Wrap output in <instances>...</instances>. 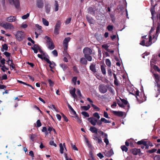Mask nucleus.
Listing matches in <instances>:
<instances>
[{
  "label": "nucleus",
  "mask_w": 160,
  "mask_h": 160,
  "mask_svg": "<svg viewBox=\"0 0 160 160\" xmlns=\"http://www.w3.org/2000/svg\"><path fill=\"white\" fill-rule=\"evenodd\" d=\"M121 148L123 151H124L125 152H127L128 151V148L125 145H122L121 147Z\"/></svg>",
  "instance_id": "nucleus-36"
},
{
  "label": "nucleus",
  "mask_w": 160,
  "mask_h": 160,
  "mask_svg": "<svg viewBox=\"0 0 160 160\" xmlns=\"http://www.w3.org/2000/svg\"><path fill=\"white\" fill-rule=\"evenodd\" d=\"M106 66H103V65L101 66V69L102 73L103 75H105L106 74V71L105 67Z\"/></svg>",
  "instance_id": "nucleus-25"
},
{
  "label": "nucleus",
  "mask_w": 160,
  "mask_h": 160,
  "mask_svg": "<svg viewBox=\"0 0 160 160\" xmlns=\"http://www.w3.org/2000/svg\"><path fill=\"white\" fill-rule=\"evenodd\" d=\"M86 19L88 22L90 24H93L94 21L92 18L88 16L86 17Z\"/></svg>",
  "instance_id": "nucleus-24"
},
{
  "label": "nucleus",
  "mask_w": 160,
  "mask_h": 160,
  "mask_svg": "<svg viewBox=\"0 0 160 160\" xmlns=\"http://www.w3.org/2000/svg\"><path fill=\"white\" fill-rule=\"evenodd\" d=\"M77 79V78L76 77H74L72 78V81L75 84H76Z\"/></svg>",
  "instance_id": "nucleus-60"
},
{
  "label": "nucleus",
  "mask_w": 160,
  "mask_h": 160,
  "mask_svg": "<svg viewBox=\"0 0 160 160\" xmlns=\"http://www.w3.org/2000/svg\"><path fill=\"white\" fill-rule=\"evenodd\" d=\"M120 99L121 100V101H122V104H123V105L124 104L125 105L128 104V108H129V105L128 104V101L127 100H126L125 99H122L120 98Z\"/></svg>",
  "instance_id": "nucleus-23"
},
{
  "label": "nucleus",
  "mask_w": 160,
  "mask_h": 160,
  "mask_svg": "<svg viewBox=\"0 0 160 160\" xmlns=\"http://www.w3.org/2000/svg\"><path fill=\"white\" fill-rule=\"evenodd\" d=\"M90 69L93 72H96V70L95 68V66L93 64H91L90 66Z\"/></svg>",
  "instance_id": "nucleus-30"
},
{
  "label": "nucleus",
  "mask_w": 160,
  "mask_h": 160,
  "mask_svg": "<svg viewBox=\"0 0 160 160\" xmlns=\"http://www.w3.org/2000/svg\"><path fill=\"white\" fill-rule=\"evenodd\" d=\"M61 114L64 120L66 122H68V119L67 118L63 113H62Z\"/></svg>",
  "instance_id": "nucleus-58"
},
{
  "label": "nucleus",
  "mask_w": 160,
  "mask_h": 160,
  "mask_svg": "<svg viewBox=\"0 0 160 160\" xmlns=\"http://www.w3.org/2000/svg\"><path fill=\"white\" fill-rule=\"evenodd\" d=\"M45 10L47 13H49L50 11V5L48 4H45Z\"/></svg>",
  "instance_id": "nucleus-21"
},
{
  "label": "nucleus",
  "mask_w": 160,
  "mask_h": 160,
  "mask_svg": "<svg viewBox=\"0 0 160 160\" xmlns=\"http://www.w3.org/2000/svg\"><path fill=\"white\" fill-rule=\"evenodd\" d=\"M129 93L135 96L138 101L140 103L145 101L146 100L147 97L145 96L143 92H141L139 95V92L137 90L136 91L134 90L129 91Z\"/></svg>",
  "instance_id": "nucleus-1"
},
{
  "label": "nucleus",
  "mask_w": 160,
  "mask_h": 160,
  "mask_svg": "<svg viewBox=\"0 0 160 160\" xmlns=\"http://www.w3.org/2000/svg\"><path fill=\"white\" fill-rule=\"evenodd\" d=\"M60 66L64 71L66 70L68 68L67 66L65 64L61 63L60 64Z\"/></svg>",
  "instance_id": "nucleus-32"
},
{
  "label": "nucleus",
  "mask_w": 160,
  "mask_h": 160,
  "mask_svg": "<svg viewBox=\"0 0 160 160\" xmlns=\"http://www.w3.org/2000/svg\"><path fill=\"white\" fill-rule=\"evenodd\" d=\"M30 138L31 139V140L32 141H34V138H35V136L34 134H31L30 135Z\"/></svg>",
  "instance_id": "nucleus-62"
},
{
  "label": "nucleus",
  "mask_w": 160,
  "mask_h": 160,
  "mask_svg": "<svg viewBox=\"0 0 160 160\" xmlns=\"http://www.w3.org/2000/svg\"><path fill=\"white\" fill-rule=\"evenodd\" d=\"M91 104L93 108L94 109L96 110V111H99V110L100 109H99V108H98V107H97V106L94 105V104H93L92 103H91Z\"/></svg>",
  "instance_id": "nucleus-47"
},
{
  "label": "nucleus",
  "mask_w": 160,
  "mask_h": 160,
  "mask_svg": "<svg viewBox=\"0 0 160 160\" xmlns=\"http://www.w3.org/2000/svg\"><path fill=\"white\" fill-rule=\"evenodd\" d=\"M53 55L55 57H57L58 56V52L57 50H54L52 52Z\"/></svg>",
  "instance_id": "nucleus-48"
},
{
  "label": "nucleus",
  "mask_w": 160,
  "mask_h": 160,
  "mask_svg": "<svg viewBox=\"0 0 160 160\" xmlns=\"http://www.w3.org/2000/svg\"><path fill=\"white\" fill-rule=\"evenodd\" d=\"M59 147L60 148V151L61 154L63 153L64 148L62 146V143H60L59 144Z\"/></svg>",
  "instance_id": "nucleus-39"
},
{
  "label": "nucleus",
  "mask_w": 160,
  "mask_h": 160,
  "mask_svg": "<svg viewBox=\"0 0 160 160\" xmlns=\"http://www.w3.org/2000/svg\"><path fill=\"white\" fill-rule=\"evenodd\" d=\"M56 65V64L54 62H51V64H49V67L51 69V70L53 72V71L52 70V69H53L54 68V66H55Z\"/></svg>",
  "instance_id": "nucleus-33"
},
{
  "label": "nucleus",
  "mask_w": 160,
  "mask_h": 160,
  "mask_svg": "<svg viewBox=\"0 0 160 160\" xmlns=\"http://www.w3.org/2000/svg\"><path fill=\"white\" fill-rule=\"evenodd\" d=\"M49 144L52 146H54L55 147H57V145L56 143H55L54 142V141L53 140H51L49 142Z\"/></svg>",
  "instance_id": "nucleus-51"
},
{
  "label": "nucleus",
  "mask_w": 160,
  "mask_h": 160,
  "mask_svg": "<svg viewBox=\"0 0 160 160\" xmlns=\"http://www.w3.org/2000/svg\"><path fill=\"white\" fill-rule=\"evenodd\" d=\"M103 116L104 117L107 118H110L108 117V114L106 112L104 111L103 112Z\"/></svg>",
  "instance_id": "nucleus-56"
},
{
  "label": "nucleus",
  "mask_w": 160,
  "mask_h": 160,
  "mask_svg": "<svg viewBox=\"0 0 160 160\" xmlns=\"http://www.w3.org/2000/svg\"><path fill=\"white\" fill-rule=\"evenodd\" d=\"M117 103L118 106L121 108H124L125 107L124 105L123 104L121 103V102L118 99H116Z\"/></svg>",
  "instance_id": "nucleus-34"
},
{
  "label": "nucleus",
  "mask_w": 160,
  "mask_h": 160,
  "mask_svg": "<svg viewBox=\"0 0 160 160\" xmlns=\"http://www.w3.org/2000/svg\"><path fill=\"white\" fill-rule=\"evenodd\" d=\"M77 94L79 98H81L82 97V94L80 90L78 89L77 91Z\"/></svg>",
  "instance_id": "nucleus-59"
},
{
  "label": "nucleus",
  "mask_w": 160,
  "mask_h": 160,
  "mask_svg": "<svg viewBox=\"0 0 160 160\" xmlns=\"http://www.w3.org/2000/svg\"><path fill=\"white\" fill-rule=\"evenodd\" d=\"M69 41H64L63 42V45L64 51H66L68 48V43Z\"/></svg>",
  "instance_id": "nucleus-20"
},
{
  "label": "nucleus",
  "mask_w": 160,
  "mask_h": 160,
  "mask_svg": "<svg viewBox=\"0 0 160 160\" xmlns=\"http://www.w3.org/2000/svg\"><path fill=\"white\" fill-rule=\"evenodd\" d=\"M77 121L79 123H81L82 122V120L78 117V115H76V116L75 117Z\"/></svg>",
  "instance_id": "nucleus-41"
},
{
  "label": "nucleus",
  "mask_w": 160,
  "mask_h": 160,
  "mask_svg": "<svg viewBox=\"0 0 160 160\" xmlns=\"http://www.w3.org/2000/svg\"><path fill=\"white\" fill-rule=\"evenodd\" d=\"M152 41H142L140 44L143 46L148 47L152 44Z\"/></svg>",
  "instance_id": "nucleus-12"
},
{
  "label": "nucleus",
  "mask_w": 160,
  "mask_h": 160,
  "mask_svg": "<svg viewBox=\"0 0 160 160\" xmlns=\"http://www.w3.org/2000/svg\"><path fill=\"white\" fill-rule=\"evenodd\" d=\"M96 9L95 8L89 7L88 8V13L90 14L94 15L97 19L99 20L100 18L99 15L100 14L99 12L97 13V12H96Z\"/></svg>",
  "instance_id": "nucleus-4"
},
{
  "label": "nucleus",
  "mask_w": 160,
  "mask_h": 160,
  "mask_svg": "<svg viewBox=\"0 0 160 160\" xmlns=\"http://www.w3.org/2000/svg\"><path fill=\"white\" fill-rule=\"evenodd\" d=\"M146 142H147L145 141L144 140H142L136 142L137 144L138 145L142 144L144 145Z\"/></svg>",
  "instance_id": "nucleus-31"
},
{
  "label": "nucleus",
  "mask_w": 160,
  "mask_h": 160,
  "mask_svg": "<svg viewBox=\"0 0 160 160\" xmlns=\"http://www.w3.org/2000/svg\"><path fill=\"white\" fill-rule=\"evenodd\" d=\"M29 16V14L27 13L25 15L22 16V18L23 19H26Z\"/></svg>",
  "instance_id": "nucleus-52"
},
{
  "label": "nucleus",
  "mask_w": 160,
  "mask_h": 160,
  "mask_svg": "<svg viewBox=\"0 0 160 160\" xmlns=\"http://www.w3.org/2000/svg\"><path fill=\"white\" fill-rule=\"evenodd\" d=\"M48 82L49 83V86L51 87H52L54 85V82L52 81L51 79H48Z\"/></svg>",
  "instance_id": "nucleus-42"
},
{
  "label": "nucleus",
  "mask_w": 160,
  "mask_h": 160,
  "mask_svg": "<svg viewBox=\"0 0 160 160\" xmlns=\"http://www.w3.org/2000/svg\"><path fill=\"white\" fill-rule=\"evenodd\" d=\"M3 54L5 55V56L7 58H9L10 57L11 53L9 52H5Z\"/></svg>",
  "instance_id": "nucleus-55"
},
{
  "label": "nucleus",
  "mask_w": 160,
  "mask_h": 160,
  "mask_svg": "<svg viewBox=\"0 0 160 160\" xmlns=\"http://www.w3.org/2000/svg\"><path fill=\"white\" fill-rule=\"evenodd\" d=\"M156 151L157 149L155 148H153L151 150H148L147 152L149 153H152L155 152Z\"/></svg>",
  "instance_id": "nucleus-46"
},
{
  "label": "nucleus",
  "mask_w": 160,
  "mask_h": 160,
  "mask_svg": "<svg viewBox=\"0 0 160 160\" xmlns=\"http://www.w3.org/2000/svg\"><path fill=\"white\" fill-rule=\"evenodd\" d=\"M109 46L107 44H104L102 46V48L105 49L106 51L108 49Z\"/></svg>",
  "instance_id": "nucleus-45"
},
{
  "label": "nucleus",
  "mask_w": 160,
  "mask_h": 160,
  "mask_svg": "<svg viewBox=\"0 0 160 160\" xmlns=\"http://www.w3.org/2000/svg\"><path fill=\"white\" fill-rule=\"evenodd\" d=\"M0 26L5 29H11L13 28V25L8 22H6L5 23H0Z\"/></svg>",
  "instance_id": "nucleus-6"
},
{
  "label": "nucleus",
  "mask_w": 160,
  "mask_h": 160,
  "mask_svg": "<svg viewBox=\"0 0 160 160\" xmlns=\"http://www.w3.org/2000/svg\"><path fill=\"white\" fill-rule=\"evenodd\" d=\"M154 29L153 28H152L150 30L149 32V34L148 35L144 36L142 37V39H148V40H152V32L154 31Z\"/></svg>",
  "instance_id": "nucleus-7"
},
{
  "label": "nucleus",
  "mask_w": 160,
  "mask_h": 160,
  "mask_svg": "<svg viewBox=\"0 0 160 160\" xmlns=\"http://www.w3.org/2000/svg\"><path fill=\"white\" fill-rule=\"evenodd\" d=\"M89 154L90 157L91 158L92 160H94V158L93 157V153L92 151L89 152Z\"/></svg>",
  "instance_id": "nucleus-57"
},
{
  "label": "nucleus",
  "mask_w": 160,
  "mask_h": 160,
  "mask_svg": "<svg viewBox=\"0 0 160 160\" xmlns=\"http://www.w3.org/2000/svg\"><path fill=\"white\" fill-rule=\"evenodd\" d=\"M98 29L99 30V28H98ZM98 32H97L95 33V37L96 39H97V40H98V39H99V38H100V33L99 32V30L98 31Z\"/></svg>",
  "instance_id": "nucleus-40"
},
{
  "label": "nucleus",
  "mask_w": 160,
  "mask_h": 160,
  "mask_svg": "<svg viewBox=\"0 0 160 160\" xmlns=\"http://www.w3.org/2000/svg\"><path fill=\"white\" fill-rule=\"evenodd\" d=\"M100 118L98 113L96 112L93 115V117H91L88 118V121L93 126H95L96 124L98 125H100V122L98 119Z\"/></svg>",
  "instance_id": "nucleus-2"
},
{
  "label": "nucleus",
  "mask_w": 160,
  "mask_h": 160,
  "mask_svg": "<svg viewBox=\"0 0 160 160\" xmlns=\"http://www.w3.org/2000/svg\"><path fill=\"white\" fill-rule=\"evenodd\" d=\"M101 136H102V138H104L103 139L106 145H108L109 142L108 139L107 134L101 131Z\"/></svg>",
  "instance_id": "nucleus-9"
},
{
  "label": "nucleus",
  "mask_w": 160,
  "mask_h": 160,
  "mask_svg": "<svg viewBox=\"0 0 160 160\" xmlns=\"http://www.w3.org/2000/svg\"><path fill=\"white\" fill-rule=\"evenodd\" d=\"M16 19V17L15 16H11L8 17L6 20L8 22H14Z\"/></svg>",
  "instance_id": "nucleus-16"
},
{
  "label": "nucleus",
  "mask_w": 160,
  "mask_h": 160,
  "mask_svg": "<svg viewBox=\"0 0 160 160\" xmlns=\"http://www.w3.org/2000/svg\"><path fill=\"white\" fill-rule=\"evenodd\" d=\"M113 76L114 78V84L116 86H118L119 84L118 83V80L117 78L116 75L114 73H113Z\"/></svg>",
  "instance_id": "nucleus-22"
},
{
  "label": "nucleus",
  "mask_w": 160,
  "mask_h": 160,
  "mask_svg": "<svg viewBox=\"0 0 160 160\" xmlns=\"http://www.w3.org/2000/svg\"><path fill=\"white\" fill-rule=\"evenodd\" d=\"M8 50V46L6 44H4L2 45V48L1 49L2 52H4V50L7 51Z\"/></svg>",
  "instance_id": "nucleus-29"
},
{
  "label": "nucleus",
  "mask_w": 160,
  "mask_h": 160,
  "mask_svg": "<svg viewBox=\"0 0 160 160\" xmlns=\"http://www.w3.org/2000/svg\"><path fill=\"white\" fill-rule=\"evenodd\" d=\"M108 75L110 77H111L112 76V70L111 69L108 68Z\"/></svg>",
  "instance_id": "nucleus-61"
},
{
  "label": "nucleus",
  "mask_w": 160,
  "mask_h": 160,
  "mask_svg": "<svg viewBox=\"0 0 160 160\" xmlns=\"http://www.w3.org/2000/svg\"><path fill=\"white\" fill-rule=\"evenodd\" d=\"M46 43L48 48L50 50H52L55 48V45L52 41H47Z\"/></svg>",
  "instance_id": "nucleus-10"
},
{
  "label": "nucleus",
  "mask_w": 160,
  "mask_h": 160,
  "mask_svg": "<svg viewBox=\"0 0 160 160\" xmlns=\"http://www.w3.org/2000/svg\"><path fill=\"white\" fill-rule=\"evenodd\" d=\"M3 66L2 67V68H1V70L4 72H5L6 70H8L9 68H7L6 67L5 65L4 64V65H3Z\"/></svg>",
  "instance_id": "nucleus-53"
},
{
  "label": "nucleus",
  "mask_w": 160,
  "mask_h": 160,
  "mask_svg": "<svg viewBox=\"0 0 160 160\" xmlns=\"http://www.w3.org/2000/svg\"><path fill=\"white\" fill-rule=\"evenodd\" d=\"M10 3L11 5H14L15 6V0H8Z\"/></svg>",
  "instance_id": "nucleus-63"
},
{
  "label": "nucleus",
  "mask_w": 160,
  "mask_h": 160,
  "mask_svg": "<svg viewBox=\"0 0 160 160\" xmlns=\"http://www.w3.org/2000/svg\"><path fill=\"white\" fill-rule=\"evenodd\" d=\"M8 79L7 75L6 74L3 75L2 77V80H6Z\"/></svg>",
  "instance_id": "nucleus-64"
},
{
  "label": "nucleus",
  "mask_w": 160,
  "mask_h": 160,
  "mask_svg": "<svg viewBox=\"0 0 160 160\" xmlns=\"http://www.w3.org/2000/svg\"><path fill=\"white\" fill-rule=\"evenodd\" d=\"M83 52L84 56L90 55L92 54V51L89 48H85L83 50Z\"/></svg>",
  "instance_id": "nucleus-11"
},
{
  "label": "nucleus",
  "mask_w": 160,
  "mask_h": 160,
  "mask_svg": "<svg viewBox=\"0 0 160 160\" xmlns=\"http://www.w3.org/2000/svg\"><path fill=\"white\" fill-rule=\"evenodd\" d=\"M42 21L43 24L46 26H48L49 25V22L45 19L43 18H42Z\"/></svg>",
  "instance_id": "nucleus-37"
},
{
  "label": "nucleus",
  "mask_w": 160,
  "mask_h": 160,
  "mask_svg": "<svg viewBox=\"0 0 160 160\" xmlns=\"http://www.w3.org/2000/svg\"><path fill=\"white\" fill-rule=\"evenodd\" d=\"M131 152L133 155H136L140 152L141 150L140 149L134 148L132 149L131 150Z\"/></svg>",
  "instance_id": "nucleus-15"
},
{
  "label": "nucleus",
  "mask_w": 160,
  "mask_h": 160,
  "mask_svg": "<svg viewBox=\"0 0 160 160\" xmlns=\"http://www.w3.org/2000/svg\"><path fill=\"white\" fill-rule=\"evenodd\" d=\"M20 6L19 0H15V7L17 8H18Z\"/></svg>",
  "instance_id": "nucleus-38"
},
{
  "label": "nucleus",
  "mask_w": 160,
  "mask_h": 160,
  "mask_svg": "<svg viewBox=\"0 0 160 160\" xmlns=\"http://www.w3.org/2000/svg\"><path fill=\"white\" fill-rule=\"evenodd\" d=\"M102 122H103L105 123H110L111 122L109 120H107L106 119L104 118H102L101 119V124Z\"/></svg>",
  "instance_id": "nucleus-27"
},
{
  "label": "nucleus",
  "mask_w": 160,
  "mask_h": 160,
  "mask_svg": "<svg viewBox=\"0 0 160 160\" xmlns=\"http://www.w3.org/2000/svg\"><path fill=\"white\" fill-rule=\"evenodd\" d=\"M109 87V85H101V92L105 93L107 91L108 88Z\"/></svg>",
  "instance_id": "nucleus-13"
},
{
  "label": "nucleus",
  "mask_w": 160,
  "mask_h": 160,
  "mask_svg": "<svg viewBox=\"0 0 160 160\" xmlns=\"http://www.w3.org/2000/svg\"><path fill=\"white\" fill-rule=\"evenodd\" d=\"M36 5L39 8H42L43 6V1L42 0H37Z\"/></svg>",
  "instance_id": "nucleus-14"
},
{
  "label": "nucleus",
  "mask_w": 160,
  "mask_h": 160,
  "mask_svg": "<svg viewBox=\"0 0 160 160\" xmlns=\"http://www.w3.org/2000/svg\"><path fill=\"white\" fill-rule=\"evenodd\" d=\"M61 25V22L60 20H58L56 23L54 29V33L56 35H58L59 33Z\"/></svg>",
  "instance_id": "nucleus-5"
},
{
  "label": "nucleus",
  "mask_w": 160,
  "mask_h": 160,
  "mask_svg": "<svg viewBox=\"0 0 160 160\" xmlns=\"http://www.w3.org/2000/svg\"><path fill=\"white\" fill-rule=\"evenodd\" d=\"M36 123L37 127H39L42 125V123L40 120H38L37 121Z\"/></svg>",
  "instance_id": "nucleus-50"
},
{
  "label": "nucleus",
  "mask_w": 160,
  "mask_h": 160,
  "mask_svg": "<svg viewBox=\"0 0 160 160\" xmlns=\"http://www.w3.org/2000/svg\"><path fill=\"white\" fill-rule=\"evenodd\" d=\"M89 130L94 134L93 135V138L97 143L100 142V131H98V129L95 127H91Z\"/></svg>",
  "instance_id": "nucleus-3"
},
{
  "label": "nucleus",
  "mask_w": 160,
  "mask_h": 160,
  "mask_svg": "<svg viewBox=\"0 0 160 160\" xmlns=\"http://www.w3.org/2000/svg\"><path fill=\"white\" fill-rule=\"evenodd\" d=\"M153 75L155 79L157 81H159L160 78L158 76V75L157 74H154Z\"/></svg>",
  "instance_id": "nucleus-54"
},
{
  "label": "nucleus",
  "mask_w": 160,
  "mask_h": 160,
  "mask_svg": "<svg viewBox=\"0 0 160 160\" xmlns=\"http://www.w3.org/2000/svg\"><path fill=\"white\" fill-rule=\"evenodd\" d=\"M155 5L153 6V7H151L150 9V11L152 14V18L153 19V17L155 11Z\"/></svg>",
  "instance_id": "nucleus-28"
},
{
  "label": "nucleus",
  "mask_w": 160,
  "mask_h": 160,
  "mask_svg": "<svg viewBox=\"0 0 160 160\" xmlns=\"http://www.w3.org/2000/svg\"><path fill=\"white\" fill-rule=\"evenodd\" d=\"M160 26H158L157 28L156 33H155L154 34H152L153 39H157V38L158 37L157 33H158L160 30Z\"/></svg>",
  "instance_id": "nucleus-18"
},
{
  "label": "nucleus",
  "mask_w": 160,
  "mask_h": 160,
  "mask_svg": "<svg viewBox=\"0 0 160 160\" xmlns=\"http://www.w3.org/2000/svg\"><path fill=\"white\" fill-rule=\"evenodd\" d=\"M81 114L82 115L84 116V117H88L89 116V115L88 113L86 112H85V111L82 112H81Z\"/></svg>",
  "instance_id": "nucleus-44"
},
{
  "label": "nucleus",
  "mask_w": 160,
  "mask_h": 160,
  "mask_svg": "<svg viewBox=\"0 0 160 160\" xmlns=\"http://www.w3.org/2000/svg\"><path fill=\"white\" fill-rule=\"evenodd\" d=\"M112 113L115 115L119 117H122L123 115V112L121 111H112Z\"/></svg>",
  "instance_id": "nucleus-17"
},
{
  "label": "nucleus",
  "mask_w": 160,
  "mask_h": 160,
  "mask_svg": "<svg viewBox=\"0 0 160 160\" xmlns=\"http://www.w3.org/2000/svg\"><path fill=\"white\" fill-rule=\"evenodd\" d=\"M55 11H57L58 10V2L57 1H55Z\"/></svg>",
  "instance_id": "nucleus-43"
},
{
  "label": "nucleus",
  "mask_w": 160,
  "mask_h": 160,
  "mask_svg": "<svg viewBox=\"0 0 160 160\" xmlns=\"http://www.w3.org/2000/svg\"><path fill=\"white\" fill-rule=\"evenodd\" d=\"M17 39L18 40H23L24 38V34L23 32L18 31L17 32L16 35Z\"/></svg>",
  "instance_id": "nucleus-8"
},
{
  "label": "nucleus",
  "mask_w": 160,
  "mask_h": 160,
  "mask_svg": "<svg viewBox=\"0 0 160 160\" xmlns=\"http://www.w3.org/2000/svg\"><path fill=\"white\" fill-rule=\"evenodd\" d=\"M105 62L106 65L109 67H110L111 66V62L109 59H106L105 60Z\"/></svg>",
  "instance_id": "nucleus-35"
},
{
  "label": "nucleus",
  "mask_w": 160,
  "mask_h": 160,
  "mask_svg": "<svg viewBox=\"0 0 160 160\" xmlns=\"http://www.w3.org/2000/svg\"><path fill=\"white\" fill-rule=\"evenodd\" d=\"M75 92L76 89L75 88H74L72 90H70V94L74 99H76L77 98V96L75 94Z\"/></svg>",
  "instance_id": "nucleus-19"
},
{
  "label": "nucleus",
  "mask_w": 160,
  "mask_h": 160,
  "mask_svg": "<svg viewBox=\"0 0 160 160\" xmlns=\"http://www.w3.org/2000/svg\"><path fill=\"white\" fill-rule=\"evenodd\" d=\"M80 62L82 64L86 65L87 62L86 58H82L80 60Z\"/></svg>",
  "instance_id": "nucleus-26"
},
{
  "label": "nucleus",
  "mask_w": 160,
  "mask_h": 160,
  "mask_svg": "<svg viewBox=\"0 0 160 160\" xmlns=\"http://www.w3.org/2000/svg\"><path fill=\"white\" fill-rule=\"evenodd\" d=\"M84 56L88 61H92V57L90 55L86 56Z\"/></svg>",
  "instance_id": "nucleus-49"
}]
</instances>
